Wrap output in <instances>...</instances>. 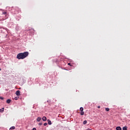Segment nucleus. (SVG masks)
<instances>
[{
	"label": "nucleus",
	"instance_id": "1",
	"mask_svg": "<svg viewBox=\"0 0 130 130\" xmlns=\"http://www.w3.org/2000/svg\"><path fill=\"white\" fill-rule=\"evenodd\" d=\"M28 55H29V53L28 52L20 53L17 54V58H18V59H24V58L27 57Z\"/></svg>",
	"mask_w": 130,
	"mask_h": 130
},
{
	"label": "nucleus",
	"instance_id": "2",
	"mask_svg": "<svg viewBox=\"0 0 130 130\" xmlns=\"http://www.w3.org/2000/svg\"><path fill=\"white\" fill-rule=\"evenodd\" d=\"M80 110L81 111L80 115H84V114H85V112H84V108L83 107H81L80 108Z\"/></svg>",
	"mask_w": 130,
	"mask_h": 130
},
{
	"label": "nucleus",
	"instance_id": "3",
	"mask_svg": "<svg viewBox=\"0 0 130 130\" xmlns=\"http://www.w3.org/2000/svg\"><path fill=\"white\" fill-rule=\"evenodd\" d=\"M16 95L17 96H20V95H21L20 90H17V91H16Z\"/></svg>",
	"mask_w": 130,
	"mask_h": 130
},
{
	"label": "nucleus",
	"instance_id": "4",
	"mask_svg": "<svg viewBox=\"0 0 130 130\" xmlns=\"http://www.w3.org/2000/svg\"><path fill=\"white\" fill-rule=\"evenodd\" d=\"M42 119H43V121H46L47 119L46 118V117L43 116L42 118Z\"/></svg>",
	"mask_w": 130,
	"mask_h": 130
},
{
	"label": "nucleus",
	"instance_id": "5",
	"mask_svg": "<svg viewBox=\"0 0 130 130\" xmlns=\"http://www.w3.org/2000/svg\"><path fill=\"white\" fill-rule=\"evenodd\" d=\"M11 101H12V100L8 99L7 100V103H8V104H10V103H11Z\"/></svg>",
	"mask_w": 130,
	"mask_h": 130
},
{
	"label": "nucleus",
	"instance_id": "6",
	"mask_svg": "<svg viewBox=\"0 0 130 130\" xmlns=\"http://www.w3.org/2000/svg\"><path fill=\"white\" fill-rule=\"evenodd\" d=\"M47 121H48V124H49V125H51V124L52 123L51 121H50V120H49V119H48Z\"/></svg>",
	"mask_w": 130,
	"mask_h": 130
},
{
	"label": "nucleus",
	"instance_id": "7",
	"mask_svg": "<svg viewBox=\"0 0 130 130\" xmlns=\"http://www.w3.org/2000/svg\"><path fill=\"white\" fill-rule=\"evenodd\" d=\"M116 130H121V127L120 126H117L116 128Z\"/></svg>",
	"mask_w": 130,
	"mask_h": 130
},
{
	"label": "nucleus",
	"instance_id": "8",
	"mask_svg": "<svg viewBox=\"0 0 130 130\" xmlns=\"http://www.w3.org/2000/svg\"><path fill=\"white\" fill-rule=\"evenodd\" d=\"M5 111V108H3L0 109V112H3Z\"/></svg>",
	"mask_w": 130,
	"mask_h": 130
},
{
	"label": "nucleus",
	"instance_id": "9",
	"mask_svg": "<svg viewBox=\"0 0 130 130\" xmlns=\"http://www.w3.org/2000/svg\"><path fill=\"white\" fill-rule=\"evenodd\" d=\"M123 130H127V126H124L122 128Z\"/></svg>",
	"mask_w": 130,
	"mask_h": 130
},
{
	"label": "nucleus",
	"instance_id": "10",
	"mask_svg": "<svg viewBox=\"0 0 130 130\" xmlns=\"http://www.w3.org/2000/svg\"><path fill=\"white\" fill-rule=\"evenodd\" d=\"M16 128V127L15 126H12L10 127V129H15Z\"/></svg>",
	"mask_w": 130,
	"mask_h": 130
},
{
	"label": "nucleus",
	"instance_id": "11",
	"mask_svg": "<svg viewBox=\"0 0 130 130\" xmlns=\"http://www.w3.org/2000/svg\"><path fill=\"white\" fill-rule=\"evenodd\" d=\"M40 120H41V118L38 117V118H37V121H40Z\"/></svg>",
	"mask_w": 130,
	"mask_h": 130
},
{
	"label": "nucleus",
	"instance_id": "12",
	"mask_svg": "<svg viewBox=\"0 0 130 130\" xmlns=\"http://www.w3.org/2000/svg\"><path fill=\"white\" fill-rule=\"evenodd\" d=\"M83 124H87V120H84L83 121Z\"/></svg>",
	"mask_w": 130,
	"mask_h": 130
},
{
	"label": "nucleus",
	"instance_id": "13",
	"mask_svg": "<svg viewBox=\"0 0 130 130\" xmlns=\"http://www.w3.org/2000/svg\"><path fill=\"white\" fill-rule=\"evenodd\" d=\"M105 109H106V111H109V110H110L109 108H106Z\"/></svg>",
	"mask_w": 130,
	"mask_h": 130
},
{
	"label": "nucleus",
	"instance_id": "14",
	"mask_svg": "<svg viewBox=\"0 0 130 130\" xmlns=\"http://www.w3.org/2000/svg\"><path fill=\"white\" fill-rule=\"evenodd\" d=\"M44 126H46V125H47V123H44Z\"/></svg>",
	"mask_w": 130,
	"mask_h": 130
},
{
	"label": "nucleus",
	"instance_id": "15",
	"mask_svg": "<svg viewBox=\"0 0 130 130\" xmlns=\"http://www.w3.org/2000/svg\"><path fill=\"white\" fill-rule=\"evenodd\" d=\"M0 99H1V100H4V98L0 96Z\"/></svg>",
	"mask_w": 130,
	"mask_h": 130
},
{
	"label": "nucleus",
	"instance_id": "16",
	"mask_svg": "<svg viewBox=\"0 0 130 130\" xmlns=\"http://www.w3.org/2000/svg\"><path fill=\"white\" fill-rule=\"evenodd\" d=\"M3 14L4 15H6V14H7V12H4L3 13Z\"/></svg>",
	"mask_w": 130,
	"mask_h": 130
},
{
	"label": "nucleus",
	"instance_id": "17",
	"mask_svg": "<svg viewBox=\"0 0 130 130\" xmlns=\"http://www.w3.org/2000/svg\"><path fill=\"white\" fill-rule=\"evenodd\" d=\"M39 125H42V123H39Z\"/></svg>",
	"mask_w": 130,
	"mask_h": 130
},
{
	"label": "nucleus",
	"instance_id": "18",
	"mask_svg": "<svg viewBox=\"0 0 130 130\" xmlns=\"http://www.w3.org/2000/svg\"><path fill=\"white\" fill-rule=\"evenodd\" d=\"M68 66H72L71 63H68Z\"/></svg>",
	"mask_w": 130,
	"mask_h": 130
},
{
	"label": "nucleus",
	"instance_id": "19",
	"mask_svg": "<svg viewBox=\"0 0 130 130\" xmlns=\"http://www.w3.org/2000/svg\"><path fill=\"white\" fill-rule=\"evenodd\" d=\"M32 130H36V128H33Z\"/></svg>",
	"mask_w": 130,
	"mask_h": 130
},
{
	"label": "nucleus",
	"instance_id": "20",
	"mask_svg": "<svg viewBox=\"0 0 130 130\" xmlns=\"http://www.w3.org/2000/svg\"><path fill=\"white\" fill-rule=\"evenodd\" d=\"M15 100H18V99L17 98H15Z\"/></svg>",
	"mask_w": 130,
	"mask_h": 130
},
{
	"label": "nucleus",
	"instance_id": "21",
	"mask_svg": "<svg viewBox=\"0 0 130 130\" xmlns=\"http://www.w3.org/2000/svg\"><path fill=\"white\" fill-rule=\"evenodd\" d=\"M87 130H92V129L87 128Z\"/></svg>",
	"mask_w": 130,
	"mask_h": 130
},
{
	"label": "nucleus",
	"instance_id": "22",
	"mask_svg": "<svg viewBox=\"0 0 130 130\" xmlns=\"http://www.w3.org/2000/svg\"><path fill=\"white\" fill-rule=\"evenodd\" d=\"M98 108H100V106H99L98 107Z\"/></svg>",
	"mask_w": 130,
	"mask_h": 130
},
{
	"label": "nucleus",
	"instance_id": "23",
	"mask_svg": "<svg viewBox=\"0 0 130 130\" xmlns=\"http://www.w3.org/2000/svg\"><path fill=\"white\" fill-rule=\"evenodd\" d=\"M0 71H1V69H0Z\"/></svg>",
	"mask_w": 130,
	"mask_h": 130
}]
</instances>
